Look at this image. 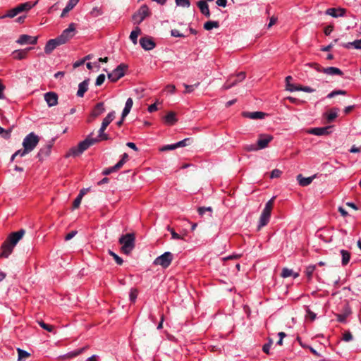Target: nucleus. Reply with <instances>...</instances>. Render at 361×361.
Segmentation results:
<instances>
[{
	"mask_svg": "<svg viewBox=\"0 0 361 361\" xmlns=\"http://www.w3.org/2000/svg\"><path fill=\"white\" fill-rule=\"evenodd\" d=\"M44 100L49 107L56 106L58 104V95L54 92H49L44 94Z\"/></svg>",
	"mask_w": 361,
	"mask_h": 361,
	"instance_id": "nucleus-16",
	"label": "nucleus"
},
{
	"mask_svg": "<svg viewBox=\"0 0 361 361\" xmlns=\"http://www.w3.org/2000/svg\"><path fill=\"white\" fill-rule=\"evenodd\" d=\"M82 198V194H79L78 195V197L75 199V200L73 201V207L74 209H76L80 206V204L81 203Z\"/></svg>",
	"mask_w": 361,
	"mask_h": 361,
	"instance_id": "nucleus-55",
	"label": "nucleus"
},
{
	"mask_svg": "<svg viewBox=\"0 0 361 361\" xmlns=\"http://www.w3.org/2000/svg\"><path fill=\"white\" fill-rule=\"evenodd\" d=\"M274 197H272L266 203L265 207L263 209L262 213L271 215V212L274 205Z\"/></svg>",
	"mask_w": 361,
	"mask_h": 361,
	"instance_id": "nucleus-37",
	"label": "nucleus"
},
{
	"mask_svg": "<svg viewBox=\"0 0 361 361\" xmlns=\"http://www.w3.org/2000/svg\"><path fill=\"white\" fill-rule=\"evenodd\" d=\"M190 140V138H185L181 141H179V142L175 143L176 148L187 146L188 145V142Z\"/></svg>",
	"mask_w": 361,
	"mask_h": 361,
	"instance_id": "nucleus-58",
	"label": "nucleus"
},
{
	"mask_svg": "<svg viewBox=\"0 0 361 361\" xmlns=\"http://www.w3.org/2000/svg\"><path fill=\"white\" fill-rule=\"evenodd\" d=\"M339 109L338 108L331 109L329 112L324 114V116L327 120L328 123L332 122L337 116Z\"/></svg>",
	"mask_w": 361,
	"mask_h": 361,
	"instance_id": "nucleus-24",
	"label": "nucleus"
},
{
	"mask_svg": "<svg viewBox=\"0 0 361 361\" xmlns=\"http://www.w3.org/2000/svg\"><path fill=\"white\" fill-rule=\"evenodd\" d=\"M15 247L12 246L8 241L5 240L1 245V257L4 258H8V256L12 253L13 248Z\"/></svg>",
	"mask_w": 361,
	"mask_h": 361,
	"instance_id": "nucleus-18",
	"label": "nucleus"
},
{
	"mask_svg": "<svg viewBox=\"0 0 361 361\" xmlns=\"http://www.w3.org/2000/svg\"><path fill=\"white\" fill-rule=\"evenodd\" d=\"M197 6L199 8V9L200 10V12L202 15H204L207 18L210 17L211 13L209 11L208 4L207 3L206 1L200 0L199 1H197Z\"/></svg>",
	"mask_w": 361,
	"mask_h": 361,
	"instance_id": "nucleus-20",
	"label": "nucleus"
},
{
	"mask_svg": "<svg viewBox=\"0 0 361 361\" xmlns=\"http://www.w3.org/2000/svg\"><path fill=\"white\" fill-rule=\"evenodd\" d=\"M244 149L246 150L247 152H255L259 150V149L258 148L257 144H251L246 145L244 147Z\"/></svg>",
	"mask_w": 361,
	"mask_h": 361,
	"instance_id": "nucleus-51",
	"label": "nucleus"
},
{
	"mask_svg": "<svg viewBox=\"0 0 361 361\" xmlns=\"http://www.w3.org/2000/svg\"><path fill=\"white\" fill-rule=\"evenodd\" d=\"M171 35L175 37H184L185 35L180 33L178 30H171Z\"/></svg>",
	"mask_w": 361,
	"mask_h": 361,
	"instance_id": "nucleus-63",
	"label": "nucleus"
},
{
	"mask_svg": "<svg viewBox=\"0 0 361 361\" xmlns=\"http://www.w3.org/2000/svg\"><path fill=\"white\" fill-rule=\"evenodd\" d=\"M281 173H282L281 171H280L279 169H274L271 172L270 178H279L281 176Z\"/></svg>",
	"mask_w": 361,
	"mask_h": 361,
	"instance_id": "nucleus-59",
	"label": "nucleus"
},
{
	"mask_svg": "<svg viewBox=\"0 0 361 361\" xmlns=\"http://www.w3.org/2000/svg\"><path fill=\"white\" fill-rule=\"evenodd\" d=\"M165 90L171 94H173L176 91V86L174 85H167L165 87Z\"/></svg>",
	"mask_w": 361,
	"mask_h": 361,
	"instance_id": "nucleus-64",
	"label": "nucleus"
},
{
	"mask_svg": "<svg viewBox=\"0 0 361 361\" xmlns=\"http://www.w3.org/2000/svg\"><path fill=\"white\" fill-rule=\"evenodd\" d=\"M299 274L298 273H294L293 271L288 268H283L282 269L281 276L283 278H288L290 276H293L294 279L298 277Z\"/></svg>",
	"mask_w": 361,
	"mask_h": 361,
	"instance_id": "nucleus-33",
	"label": "nucleus"
},
{
	"mask_svg": "<svg viewBox=\"0 0 361 361\" xmlns=\"http://www.w3.org/2000/svg\"><path fill=\"white\" fill-rule=\"evenodd\" d=\"M137 297V290L136 289H131L129 294L130 300L135 302Z\"/></svg>",
	"mask_w": 361,
	"mask_h": 361,
	"instance_id": "nucleus-52",
	"label": "nucleus"
},
{
	"mask_svg": "<svg viewBox=\"0 0 361 361\" xmlns=\"http://www.w3.org/2000/svg\"><path fill=\"white\" fill-rule=\"evenodd\" d=\"M176 4L178 6L188 8L190 6V0H176Z\"/></svg>",
	"mask_w": 361,
	"mask_h": 361,
	"instance_id": "nucleus-49",
	"label": "nucleus"
},
{
	"mask_svg": "<svg viewBox=\"0 0 361 361\" xmlns=\"http://www.w3.org/2000/svg\"><path fill=\"white\" fill-rule=\"evenodd\" d=\"M80 0H69L66 6L72 10L79 2Z\"/></svg>",
	"mask_w": 361,
	"mask_h": 361,
	"instance_id": "nucleus-61",
	"label": "nucleus"
},
{
	"mask_svg": "<svg viewBox=\"0 0 361 361\" xmlns=\"http://www.w3.org/2000/svg\"><path fill=\"white\" fill-rule=\"evenodd\" d=\"M271 215L262 213L259 220L258 230L265 226L270 220Z\"/></svg>",
	"mask_w": 361,
	"mask_h": 361,
	"instance_id": "nucleus-30",
	"label": "nucleus"
},
{
	"mask_svg": "<svg viewBox=\"0 0 361 361\" xmlns=\"http://www.w3.org/2000/svg\"><path fill=\"white\" fill-rule=\"evenodd\" d=\"M293 90H295V91H302L305 92L312 93L315 91L314 89L309 87V86H302V85H297L296 88H293Z\"/></svg>",
	"mask_w": 361,
	"mask_h": 361,
	"instance_id": "nucleus-43",
	"label": "nucleus"
},
{
	"mask_svg": "<svg viewBox=\"0 0 361 361\" xmlns=\"http://www.w3.org/2000/svg\"><path fill=\"white\" fill-rule=\"evenodd\" d=\"M340 253L342 257L341 264L343 266L347 265L350 259V253L345 250H341Z\"/></svg>",
	"mask_w": 361,
	"mask_h": 361,
	"instance_id": "nucleus-34",
	"label": "nucleus"
},
{
	"mask_svg": "<svg viewBox=\"0 0 361 361\" xmlns=\"http://www.w3.org/2000/svg\"><path fill=\"white\" fill-rule=\"evenodd\" d=\"M150 16V11L146 4H143L140 8L133 15L132 18L134 24H140L147 17Z\"/></svg>",
	"mask_w": 361,
	"mask_h": 361,
	"instance_id": "nucleus-5",
	"label": "nucleus"
},
{
	"mask_svg": "<svg viewBox=\"0 0 361 361\" xmlns=\"http://www.w3.org/2000/svg\"><path fill=\"white\" fill-rule=\"evenodd\" d=\"M347 317H348V314H336L337 320L339 322H342V323L345 322Z\"/></svg>",
	"mask_w": 361,
	"mask_h": 361,
	"instance_id": "nucleus-62",
	"label": "nucleus"
},
{
	"mask_svg": "<svg viewBox=\"0 0 361 361\" xmlns=\"http://www.w3.org/2000/svg\"><path fill=\"white\" fill-rule=\"evenodd\" d=\"M123 166V161H118L116 164H115L114 166H111L109 168L105 169L102 171V174L104 176H107L111 174V173L117 171L118 169H120Z\"/></svg>",
	"mask_w": 361,
	"mask_h": 361,
	"instance_id": "nucleus-27",
	"label": "nucleus"
},
{
	"mask_svg": "<svg viewBox=\"0 0 361 361\" xmlns=\"http://www.w3.org/2000/svg\"><path fill=\"white\" fill-rule=\"evenodd\" d=\"M37 4H38V0H37L34 2L27 1L23 4H20L18 5L17 8L18 9L19 13H21L23 11H30L32 8H33Z\"/></svg>",
	"mask_w": 361,
	"mask_h": 361,
	"instance_id": "nucleus-22",
	"label": "nucleus"
},
{
	"mask_svg": "<svg viewBox=\"0 0 361 361\" xmlns=\"http://www.w3.org/2000/svg\"><path fill=\"white\" fill-rule=\"evenodd\" d=\"M315 175L310 177H303L301 174H299L297 176V180L298 181V183L300 185L305 187L309 185L314 178H315Z\"/></svg>",
	"mask_w": 361,
	"mask_h": 361,
	"instance_id": "nucleus-23",
	"label": "nucleus"
},
{
	"mask_svg": "<svg viewBox=\"0 0 361 361\" xmlns=\"http://www.w3.org/2000/svg\"><path fill=\"white\" fill-rule=\"evenodd\" d=\"M105 111V108L103 102L97 103L94 109H92L90 117L88 119V121L90 122L92 119H94L100 115H102Z\"/></svg>",
	"mask_w": 361,
	"mask_h": 361,
	"instance_id": "nucleus-12",
	"label": "nucleus"
},
{
	"mask_svg": "<svg viewBox=\"0 0 361 361\" xmlns=\"http://www.w3.org/2000/svg\"><path fill=\"white\" fill-rule=\"evenodd\" d=\"M272 140L273 137L271 135L261 134L257 142V145L259 149H264Z\"/></svg>",
	"mask_w": 361,
	"mask_h": 361,
	"instance_id": "nucleus-10",
	"label": "nucleus"
},
{
	"mask_svg": "<svg viewBox=\"0 0 361 361\" xmlns=\"http://www.w3.org/2000/svg\"><path fill=\"white\" fill-rule=\"evenodd\" d=\"M271 343H272V341L270 340L268 343H265L262 347L263 352L267 355H269L270 353L269 350L271 346Z\"/></svg>",
	"mask_w": 361,
	"mask_h": 361,
	"instance_id": "nucleus-60",
	"label": "nucleus"
},
{
	"mask_svg": "<svg viewBox=\"0 0 361 361\" xmlns=\"http://www.w3.org/2000/svg\"><path fill=\"white\" fill-rule=\"evenodd\" d=\"M325 13L334 18L343 17L345 15L346 10L343 8H329Z\"/></svg>",
	"mask_w": 361,
	"mask_h": 361,
	"instance_id": "nucleus-17",
	"label": "nucleus"
},
{
	"mask_svg": "<svg viewBox=\"0 0 361 361\" xmlns=\"http://www.w3.org/2000/svg\"><path fill=\"white\" fill-rule=\"evenodd\" d=\"M331 126L326 127H320V128H310L307 130V133L311 135L322 136L328 135L330 133Z\"/></svg>",
	"mask_w": 361,
	"mask_h": 361,
	"instance_id": "nucleus-15",
	"label": "nucleus"
},
{
	"mask_svg": "<svg viewBox=\"0 0 361 361\" xmlns=\"http://www.w3.org/2000/svg\"><path fill=\"white\" fill-rule=\"evenodd\" d=\"M265 114L261 111L249 112L245 111L243 113V116L245 118H248L253 120L262 119L265 116Z\"/></svg>",
	"mask_w": 361,
	"mask_h": 361,
	"instance_id": "nucleus-21",
	"label": "nucleus"
},
{
	"mask_svg": "<svg viewBox=\"0 0 361 361\" xmlns=\"http://www.w3.org/2000/svg\"><path fill=\"white\" fill-rule=\"evenodd\" d=\"M315 269H316V265H313V264L309 265L306 267L305 274L307 278L308 281H312V275H313V273L315 271Z\"/></svg>",
	"mask_w": 361,
	"mask_h": 361,
	"instance_id": "nucleus-36",
	"label": "nucleus"
},
{
	"mask_svg": "<svg viewBox=\"0 0 361 361\" xmlns=\"http://www.w3.org/2000/svg\"><path fill=\"white\" fill-rule=\"evenodd\" d=\"M76 33V24L74 23H71L69 24L68 28L65 29L62 33L57 37L59 43L62 44L68 42L71 39H72Z\"/></svg>",
	"mask_w": 361,
	"mask_h": 361,
	"instance_id": "nucleus-3",
	"label": "nucleus"
},
{
	"mask_svg": "<svg viewBox=\"0 0 361 361\" xmlns=\"http://www.w3.org/2000/svg\"><path fill=\"white\" fill-rule=\"evenodd\" d=\"M109 254L113 257V258L114 259V260L116 261V262L118 264V265H121L123 262V260L122 259L121 257H120L118 255H116L115 252H114L113 251H111V250H109Z\"/></svg>",
	"mask_w": 361,
	"mask_h": 361,
	"instance_id": "nucleus-47",
	"label": "nucleus"
},
{
	"mask_svg": "<svg viewBox=\"0 0 361 361\" xmlns=\"http://www.w3.org/2000/svg\"><path fill=\"white\" fill-rule=\"evenodd\" d=\"M88 90V80H85L81 82L78 85V90L77 92V96L79 97H82L85 93Z\"/></svg>",
	"mask_w": 361,
	"mask_h": 361,
	"instance_id": "nucleus-25",
	"label": "nucleus"
},
{
	"mask_svg": "<svg viewBox=\"0 0 361 361\" xmlns=\"http://www.w3.org/2000/svg\"><path fill=\"white\" fill-rule=\"evenodd\" d=\"M95 143H97V140L92 137V133H91L84 140L80 142L77 146L71 148L66 157H78Z\"/></svg>",
	"mask_w": 361,
	"mask_h": 361,
	"instance_id": "nucleus-1",
	"label": "nucleus"
},
{
	"mask_svg": "<svg viewBox=\"0 0 361 361\" xmlns=\"http://www.w3.org/2000/svg\"><path fill=\"white\" fill-rule=\"evenodd\" d=\"M51 145H47L44 147L41 148L38 152L37 157L39 159H43L47 157L51 153Z\"/></svg>",
	"mask_w": 361,
	"mask_h": 361,
	"instance_id": "nucleus-26",
	"label": "nucleus"
},
{
	"mask_svg": "<svg viewBox=\"0 0 361 361\" xmlns=\"http://www.w3.org/2000/svg\"><path fill=\"white\" fill-rule=\"evenodd\" d=\"M293 80V78L290 75L286 78V89L290 92H294L295 90H292L293 88H296L297 85L290 83V81Z\"/></svg>",
	"mask_w": 361,
	"mask_h": 361,
	"instance_id": "nucleus-44",
	"label": "nucleus"
},
{
	"mask_svg": "<svg viewBox=\"0 0 361 361\" xmlns=\"http://www.w3.org/2000/svg\"><path fill=\"white\" fill-rule=\"evenodd\" d=\"M118 243L121 245V250L126 254H130L135 246V237L134 233H127L121 236Z\"/></svg>",
	"mask_w": 361,
	"mask_h": 361,
	"instance_id": "nucleus-2",
	"label": "nucleus"
},
{
	"mask_svg": "<svg viewBox=\"0 0 361 361\" xmlns=\"http://www.w3.org/2000/svg\"><path fill=\"white\" fill-rule=\"evenodd\" d=\"M39 142V136L35 133L31 132L24 138L23 141V146L30 152L36 147Z\"/></svg>",
	"mask_w": 361,
	"mask_h": 361,
	"instance_id": "nucleus-4",
	"label": "nucleus"
},
{
	"mask_svg": "<svg viewBox=\"0 0 361 361\" xmlns=\"http://www.w3.org/2000/svg\"><path fill=\"white\" fill-rule=\"evenodd\" d=\"M128 66L124 63H121L118 65L114 70H113L111 73H109L107 74L108 78L111 82H116L120 78L123 77L125 75L126 70L127 69Z\"/></svg>",
	"mask_w": 361,
	"mask_h": 361,
	"instance_id": "nucleus-6",
	"label": "nucleus"
},
{
	"mask_svg": "<svg viewBox=\"0 0 361 361\" xmlns=\"http://www.w3.org/2000/svg\"><path fill=\"white\" fill-rule=\"evenodd\" d=\"M322 71L324 73L331 75H343L342 71L336 67H327V68H323Z\"/></svg>",
	"mask_w": 361,
	"mask_h": 361,
	"instance_id": "nucleus-29",
	"label": "nucleus"
},
{
	"mask_svg": "<svg viewBox=\"0 0 361 361\" xmlns=\"http://www.w3.org/2000/svg\"><path fill=\"white\" fill-rule=\"evenodd\" d=\"M133 104V99L130 97L128 98L126 102L125 107L122 111L123 119H124L128 116V114L130 113V111L132 109Z\"/></svg>",
	"mask_w": 361,
	"mask_h": 361,
	"instance_id": "nucleus-28",
	"label": "nucleus"
},
{
	"mask_svg": "<svg viewBox=\"0 0 361 361\" xmlns=\"http://www.w3.org/2000/svg\"><path fill=\"white\" fill-rule=\"evenodd\" d=\"M140 44L142 47V48L146 51L152 50L156 46L155 42L149 37H141L140 39Z\"/></svg>",
	"mask_w": 361,
	"mask_h": 361,
	"instance_id": "nucleus-11",
	"label": "nucleus"
},
{
	"mask_svg": "<svg viewBox=\"0 0 361 361\" xmlns=\"http://www.w3.org/2000/svg\"><path fill=\"white\" fill-rule=\"evenodd\" d=\"M341 46L346 49L353 47L355 49H361V39H356L352 42L343 43Z\"/></svg>",
	"mask_w": 361,
	"mask_h": 361,
	"instance_id": "nucleus-31",
	"label": "nucleus"
},
{
	"mask_svg": "<svg viewBox=\"0 0 361 361\" xmlns=\"http://www.w3.org/2000/svg\"><path fill=\"white\" fill-rule=\"evenodd\" d=\"M105 80V75L104 74H100L97 76L95 82L96 86H100L103 84V82Z\"/></svg>",
	"mask_w": 361,
	"mask_h": 361,
	"instance_id": "nucleus-56",
	"label": "nucleus"
},
{
	"mask_svg": "<svg viewBox=\"0 0 361 361\" xmlns=\"http://www.w3.org/2000/svg\"><path fill=\"white\" fill-rule=\"evenodd\" d=\"M104 130H99V134L97 137H94V140H97V142L102 140H109V135L104 133Z\"/></svg>",
	"mask_w": 361,
	"mask_h": 361,
	"instance_id": "nucleus-41",
	"label": "nucleus"
},
{
	"mask_svg": "<svg viewBox=\"0 0 361 361\" xmlns=\"http://www.w3.org/2000/svg\"><path fill=\"white\" fill-rule=\"evenodd\" d=\"M173 255L170 252H165L161 255L157 257L154 261V264L160 265L163 268L166 269L169 267L172 260H173Z\"/></svg>",
	"mask_w": 361,
	"mask_h": 361,
	"instance_id": "nucleus-8",
	"label": "nucleus"
},
{
	"mask_svg": "<svg viewBox=\"0 0 361 361\" xmlns=\"http://www.w3.org/2000/svg\"><path fill=\"white\" fill-rule=\"evenodd\" d=\"M28 153H30V152L27 149H26V148L23 147V149H20L16 151L14 153V156L24 157Z\"/></svg>",
	"mask_w": 361,
	"mask_h": 361,
	"instance_id": "nucleus-57",
	"label": "nucleus"
},
{
	"mask_svg": "<svg viewBox=\"0 0 361 361\" xmlns=\"http://www.w3.org/2000/svg\"><path fill=\"white\" fill-rule=\"evenodd\" d=\"M25 233V231L24 229H20L16 232H13L8 236L6 240L11 244L12 246L15 247L19 240L23 237Z\"/></svg>",
	"mask_w": 361,
	"mask_h": 361,
	"instance_id": "nucleus-9",
	"label": "nucleus"
},
{
	"mask_svg": "<svg viewBox=\"0 0 361 361\" xmlns=\"http://www.w3.org/2000/svg\"><path fill=\"white\" fill-rule=\"evenodd\" d=\"M219 23L218 21H207L204 24V28L206 30H211L213 28H218Z\"/></svg>",
	"mask_w": 361,
	"mask_h": 361,
	"instance_id": "nucleus-39",
	"label": "nucleus"
},
{
	"mask_svg": "<svg viewBox=\"0 0 361 361\" xmlns=\"http://www.w3.org/2000/svg\"><path fill=\"white\" fill-rule=\"evenodd\" d=\"M246 75L245 72H240L235 75H231L224 84L222 88L228 90L245 80Z\"/></svg>",
	"mask_w": 361,
	"mask_h": 361,
	"instance_id": "nucleus-7",
	"label": "nucleus"
},
{
	"mask_svg": "<svg viewBox=\"0 0 361 361\" xmlns=\"http://www.w3.org/2000/svg\"><path fill=\"white\" fill-rule=\"evenodd\" d=\"M17 352H18V361H23V360H25L26 358H27L30 354L24 350H22L20 348H17Z\"/></svg>",
	"mask_w": 361,
	"mask_h": 361,
	"instance_id": "nucleus-38",
	"label": "nucleus"
},
{
	"mask_svg": "<svg viewBox=\"0 0 361 361\" xmlns=\"http://www.w3.org/2000/svg\"><path fill=\"white\" fill-rule=\"evenodd\" d=\"M38 324L42 329H44V330H46L49 332H52L54 330L53 326L44 323L43 321H38Z\"/></svg>",
	"mask_w": 361,
	"mask_h": 361,
	"instance_id": "nucleus-48",
	"label": "nucleus"
},
{
	"mask_svg": "<svg viewBox=\"0 0 361 361\" xmlns=\"http://www.w3.org/2000/svg\"><path fill=\"white\" fill-rule=\"evenodd\" d=\"M37 42V37H33L27 35H21L18 40L17 43L23 45V44H35Z\"/></svg>",
	"mask_w": 361,
	"mask_h": 361,
	"instance_id": "nucleus-13",
	"label": "nucleus"
},
{
	"mask_svg": "<svg viewBox=\"0 0 361 361\" xmlns=\"http://www.w3.org/2000/svg\"><path fill=\"white\" fill-rule=\"evenodd\" d=\"M165 122L169 125H173L176 121L177 118L176 114L173 111L169 112L164 117Z\"/></svg>",
	"mask_w": 361,
	"mask_h": 361,
	"instance_id": "nucleus-35",
	"label": "nucleus"
},
{
	"mask_svg": "<svg viewBox=\"0 0 361 361\" xmlns=\"http://www.w3.org/2000/svg\"><path fill=\"white\" fill-rule=\"evenodd\" d=\"M200 85V82H197L195 85H186V84H184V87L185 88V93H190L192 92V91H194L195 88V87H197Z\"/></svg>",
	"mask_w": 361,
	"mask_h": 361,
	"instance_id": "nucleus-50",
	"label": "nucleus"
},
{
	"mask_svg": "<svg viewBox=\"0 0 361 361\" xmlns=\"http://www.w3.org/2000/svg\"><path fill=\"white\" fill-rule=\"evenodd\" d=\"M0 135L5 138L8 139L11 136V130H6L0 126Z\"/></svg>",
	"mask_w": 361,
	"mask_h": 361,
	"instance_id": "nucleus-53",
	"label": "nucleus"
},
{
	"mask_svg": "<svg viewBox=\"0 0 361 361\" xmlns=\"http://www.w3.org/2000/svg\"><path fill=\"white\" fill-rule=\"evenodd\" d=\"M59 42L57 37L49 39L45 45L44 52L47 54H51L57 47L62 45Z\"/></svg>",
	"mask_w": 361,
	"mask_h": 361,
	"instance_id": "nucleus-14",
	"label": "nucleus"
},
{
	"mask_svg": "<svg viewBox=\"0 0 361 361\" xmlns=\"http://www.w3.org/2000/svg\"><path fill=\"white\" fill-rule=\"evenodd\" d=\"M115 118V111L109 112L106 116L103 119L102 123L109 125Z\"/></svg>",
	"mask_w": 361,
	"mask_h": 361,
	"instance_id": "nucleus-42",
	"label": "nucleus"
},
{
	"mask_svg": "<svg viewBox=\"0 0 361 361\" xmlns=\"http://www.w3.org/2000/svg\"><path fill=\"white\" fill-rule=\"evenodd\" d=\"M167 230L171 233V238L174 240H180L182 239L180 235L175 232L173 228H171L170 226H168Z\"/></svg>",
	"mask_w": 361,
	"mask_h": 361,
	"instance_id": "nucleus-54",
	"label": "nucleus"
},
{
	"mask_svg": "<svg viewBox=\"0 0 361 361\" xmlns=\"http://www.w3.org/2000/svg\"><path fill=\"white\" fill-rule=\"evenodd\" d=\"M32 47H28L24 49H18L13 51L12 55L13 59L17 60H22L27 57L29 51L32 50Z\"/></svg>",
	"mask_w": 361,
	"mask_h": 361,
	"instance_id": "nucleus-19",
	"label": "nucleus"
},
{
	"mask_svg": "<svg viewBox=\"0 0 361 361\" xmlns=\"http://www.w3.org/2000/svg\"><path fill=\"white\" fill-rule=\"evenodd\" d=\"M345 94H346V91L338 90H334L331 92H330L329 94H328L326 97L329 99H331L336 95H345Z\"/></svg>",
	"mask_w": 361,
	"mask_h": 361,
	"instance_id": "nucleus-45",
	"label": "nucleus"
},
{
	"mask_svg": "<svg viewBox=\"0 0 361 361\" xmlns=\"http://www.w3.org/2000/svg\"><path fill=\"white\" fill-rule=\"evenodd\" d=\"M19 13L18 11V9L17 8V6H16L15 8L9 10L6 14L4 15V16H0V19L1 18H13L15 17L16 16H17Z\"/></svg>",
	"mask_w": 361,
	"mask_h": 361,
	"instance_id": "nucleus-40",
	"label": "nucleus"
},
{
	"mask_svg": "<svg viewBox=\"0 0 361 361\" xmlns=\"http://www.w3.org/2000/svg\"><path fill=\"white\" fill-rule=\"evenodd\" d=\"M85 348H82L75 350H73L72 352L68 353L66 356L69 358L75 357L79 355H80L84 350Z\"/></svg>",
	"mask_w": 361,
	"mask_h": 361,
	"instance_id": "nucleus-46",
	"label": "nucleus"
},
{
	"mask_svg": "<svg viewBox=\"0 0 361 361\" xmlns=\"http://www.w3.org/2000/svg\"><path fill=\"white\" fill-rule=\"evenodd\" d=\"M141 33V30L139 27H135V29L130 32V39L134 44L137 43V37Z\"/></svg>",
	"mask_w": 361,
	"mask_h": 361,
	"instance_id": "nucleus-32",
	"label": "nucleus"
}]
</instances>
